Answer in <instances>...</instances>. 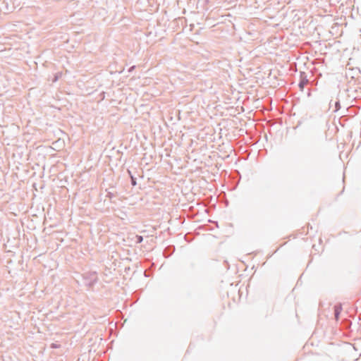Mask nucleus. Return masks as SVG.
I'll use <instances>...</instances> for the list:
<instances>
[{
  "label": "nucleus",
  "mask_w": 361,
  "mask_h": 361,
  "mask_svg": "<svg viewBox=\"0 0 361 361\" xmlns=\"http://www.w3.org/2000/svg\"><path fill=\"white\" fill-rule=\"evenodd\" d=\"M83 281L85 286L92 287L98 281L96 271H90L83 274Z\"/></svg>",
  "instance_id": "1"
},
{
  "label": "nucleus",
  "mask_w": 361,
  "mask_h": 361,
  "mask_svg": "<svg viewBox=\"0 0 361 361\" xmlns=\"http://www.w3.org/2000/svg\"><path fill=\"white\" fill-rule=\"evenodd\" d=\"M309 82L308 79L307 78V75L305 72H300V80L299 82L298 86L301 91L303 90L305 86L307 85Z\"/></svg>",
  "instance_id": "2"
},
{
  "label": "nucleus",
  "mask_w": 361,
  "mask_h": 361,
  "mask_svg": "<svg viewBox=\"0 0 361 361\" xmlns=\"http://www.w3.org/2000/svg\"><path fill=\"white\" fill-rule=\"evenodd\" d=\"M342 311L341 303H338L334 306V317L336 321L339 319L340 314Z\"/></svg>",
  "instance_id": "3"
},
{
  "label": "nucleus",
  "mask_w": 361,
  "mask_h": 361,
  "mask_svg": "<svg viewBox=\"0 0 361 361\" xmlns=\"http://www.w3.org/2000/svg\"><path fill=\"white\" fill-rule=\"evenodd\" d=\"M128 173L130 177V183L133 186H135L137 185V180H136V178L134 177L132 173H131V171L130 170H128Z\"/></svg>",
  "instance_id": "4"
},
{
  "label": "nucleus",
  "mask_w": 361,
  "mask_h": 361,
  "mask_svg": "<svg viewBox=\"0 0 361 361\" xmlns=\"http://www.w3.org/2000/svg\"><path fill=\"white\" fill-rule=\"evenodd\" d=\"M136 243H141L143 241V237L142 235H137L135 236Z\"/></svg>",
  "instance_id": "5"
},
{
  "label": "nucleus",
  "mask_w": 361,
  "mask_h": 361,
  "mask_svg": "<svg viewBox=\"0 0 361 361\" xmlns=\"http://www.w3.org/2000/svg\"><path fill=\"white\" fill-rule=\"evenodd\" d=\"M334 105H335L334 111H338L340 109V108H341V105H340L339 101L335 102Z\"/></svg>",
  "instance_id": "6"
},
{
  "label": "nucleus",
  "mask_w": 361,
  "mask_h": 361,
  "mask_svg": "<svg viewBox=\"0 0 361 361\" xmlns=\"http://www.w3.org/2000/svg\"><path fill=\"white\" fill-rule=\"evenodd\" d=\"M61 75V73H56V74L54 75V78H53L52 82H56V81L59 80V77H60Z\"/></svg>",
  "instance_id": "7"
},
{
  "label": "nucleus",
  "mask_w": 361,
  "mask_h": 361,
  "mask_svg": "<svg viewBox=\"0 0 361 361\" xmlns=\"http://www.w3.org/2000/svg\"><path fill=\"white\" fill-rule=\"evenodd\" d=\"M115 197V195H114L113 192H109V191H108V192H107L106 197H108V198H109L110 200H111V199H112L113 197Z\"/></svg>",
  "instance_id": "8"
},
{
  "label": "nucleus",
  "mask_w": 361,
  "mask_h": 361,
  "mask_svg": "<svg viewBox=\"0 0 361 361\" xmlns=\"http://www.w3.org/2000/svg\"><path fill=\"white\" fill-rule=\"evenodd\" d=\"M134 68H135V66H132V67H130V68H129L128 71H129V72H131L132 71H133V69H134Z\"/></svg>",
  "instance_id": "9"
},
{
  "label": "nucleus",
  "mask_w": 361,
  "mask_h": 361,
  "mask_svg": "<svg viewBox=\"0 0 361 361\" xmlns=\"http://www.w3.org/2000/svg\"><path fill=\"white\" fill-rule=\"evenodd\" d=\"M51 347L55 348H57V345H56V344L52 343Z\"/></svg>",
  "instance_id": "10"
}]
</instances>
